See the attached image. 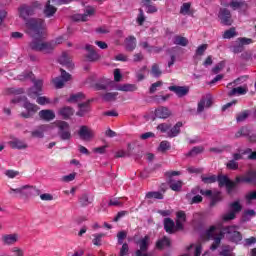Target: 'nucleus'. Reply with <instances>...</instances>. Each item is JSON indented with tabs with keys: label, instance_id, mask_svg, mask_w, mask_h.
Segmentation results:
<instances>
[{
	"label": "nucleus",
	"instance_id": "nucleus-47",
	"mask_svg": "<svg viewBox=\"0 0 256 256\" xmlns=\"http://www.w3.org/2000/svg\"><path fill=\"white\" fill-rule=\"evenodd\" d=\"M169 149H171V143L169 141L164 140V141L160 142L158 151L165 153V151H169Z\"/></svg>",
	"mask_w": 256,
	"mask_h": 256
},
{
	"label": "nucleus",
	"instance_id": "nucleus-40",
	"mask_svg": "<svg viewBox=\"0 0 256 256\" xmlns=\"http://www.w3.org/2000/svg\"><path fill=\"white\" fill-rule=\"evenodd\" d=\"M201 181L205 185H211L212 183H217V175H202L201 176Z\"/></svg>",
	"mask_w": 256,
	"mask_h": 256
},
{
	"label": "nucleus",
	"instance_id": "nucleus-2",
	"mask_svg": "<svg viewBox=\"0 0 256 256\" xmlns=\"http://www.w3.org/2000/svg\"><path fill=\"white\" fill-rule=\"evenodd\" d=\"M219 187H226L228 195L233 193V189L239 185V183H256V171H248L244 177H236L235 181H231L229 177L225 175H218L217 180Z\"/></svg>",
	"mask_w": 256,
	"mask_h": 256
},
{
	"label": "nucleus",
	"instance_id": "nucleus-50",
	"mask_svg": "<svg viewBox=\"0 0 256 256\" xmlns=\"http://www.w3.org/2000/svg\"><path fill=\"white\" fill-rule=\"evenodd\" d=\"M170 129L171 124L169 123H161L157 126V130L160 131V133H169Z\"/></svg>",
	"mask_w": 256,
	"mask_h": 256
},
{
	"label": "nucleus",
	"instance_id": "nucleus-10",
	"mask_svg": "<svg viewBox=\"0 0 256 256\" xmlns=\"http://www.w3.org/2000/svg\"><path fill=\"white\" fill-rule=\"evenodd\" d=\"M253 39L251 38H238L235 45L232 46L233 53H243L245 50V45H251Z\"/></svg>",
	"mask_w": 256,
	"mask_h": 256
},
{
	"label": "nucleus",
	"instance_id": "nucleus-52",
	"mask_svg": "<svg viewBox=\"0 0 256 256\" xmlns=\"http://www.w3.org/2000/svg\"><path fill=\"white\" fill-rule=\"evenodd\" d=\"M223 69H225V62L221 61L212 68V73L217 75L219 72L223 71Z\"/></svg>",
	"mask_w": 256,
	"mask_h": 256
},
{
	"label": "nucleus",
	"instance_id": "nucleus-56",
	"mask_svg": "<svg viewBox=\"0 0 256 256\" xmlns=\"http://www.w3.org/2000/svg\"><path fill=\"white\" fill-rule=\"evenodd\" d=\"M138 11H139V14L137 16L136 21H137L138 25L142 26L143 23H145V19H147V18L145 17V12H143V10L141 8H139Z\"/></svg>",
	"mask_w": 256,
	"mask_h": 256
},
{
	"label": "nucleus",
	"instance_id": "nucleus-48",
	"mask_svg": "<svg viewBox=\"0 0 256 256\" xmlns=\"http://www.w3.org/2000/svg\"><path fill=\"white\" fill-rule=\"evenodd\" d=\"M236 35L237 32L235 31V28H230L224 32L223 39H233Z\"/></svg>",
	"mask_w": 256,
	"mask_h": 256
},
{
	"label": "nucleus",
	"instance_id": "nucleus-23",
	"mask_svg": "<svg viewBox=\"0 0 256 256\" xmlns=\"http://www.w3.org/2000/svg\"><path fill=\"white\" fill-rule=\"evenodd\" d=\"M58 63H60V65H65L68 69H73V63H71V58L67 52L62 53L58 59Z\"/></svg>",
	"mask_w": 256,
	"mask_h": 256
},
{
	"label": "nucleus",
	"instance_id": "nucleus-63",
	"mask_svg": "<svg viewBox=\"0 0 256 256\" xmlns=\"http://www.w3.org/2000/svg\"><path fill=\"white\" fill-rule=\"evenodd\" d=\"M205 51H207V44H202L196 49V55H204Z\"/></svg>",
	"mask_w": 256,
	"mask_h": 256
},
{
	"label": "nucleus",
	"instance_id": "nucleus-12",
	"mask_svg": "<svg viewBox=\"0 0 256 256\" xmlns=\"http://www.w3.org/2000/svg\"><path fill=\"white\" fill-rule=\"evenodd\" d=\"M1 241L6 247H11L19 242V234H4L2 235Z\"/></svg>",
	"mask_w": 256,
	"mask_h": 256
},
{
	"label": "nucleus",
	"instance_id": "nucleus-24",
	"mask_svg": "<svg viewBox=\"0 0 256 256\" xmlns=\"http://www.w3.org/2000/svg\"><path fill=\"white\" fill-rule=\"evenodd\" d=\"M125 47L126 51H135V48L137 47V38L134 36H130L125 39Z\"/></svg>",
	"mask_w": 256,
	"mask_h": 256
},
{
	"label": "nucleus",
	"instance_id": "nucleus-26",
	"mask_svg": "<svg viewBox=\"0 0 256 256\" xmlns=\"http://www.w3.org/2000/svg\"><path fill=\"white\" fill-rule=\"evenodd\" d=\"M39 117L43 119V121H53V119H55V112H53V110H41Z\"/></svg>",
	"mask_w": 256,
	"mask_h": 256
},
{
	"label": "nucleus",
	"instance_id": "nucleus-13",
	"mask_svg": "<svg viewBox=\"0 0 256 256\" xmlns=\"http://www.w3.org/2000/svg\"><path fill=\"white\" fill-rule=\"evenodd\" d=\"M84 49L88 53L86 55V59H88V61H90V62L98 61L99 54L97 53V51H95V46L90 45V44H86Z\"/></svg>",
	"mask_w": 256,
	"mask_h": 256
},
{
	"label": "nucleus",
	"instance_id": "nucleus-58",
	"mask_svg": "<svg viewBox=\"0 0 256 256\" xmlns=\"http://www.w3.org/2000/svg\"><path fill=\"white\" fill-rule=\"evenodd\" d=\"M117 239H118V245H123V241H125V239H127V232L125 231H120L117 234Z\"/></svg>",
	"mask_w": 256,
	"mask_h": 256
},
{
	"label": "nucleus",
	"instance_id": "nucleus-37",
	"mask_svg": "<svg viewBox=\"0 0 256 256\" xmlns=\"http://www.w3.org/2000/svg\"><path fill=\"white\" fill-rule=\"evenodd\" d=\"M245 94H247V88L240 86L230 90L228 92V97H235V95H245Z\"/></svg>",
	"mask_w": 256,
	"mask_h": 256
},
{
	"label": "nucleus",
	"instance_id": "nucleus-43",
	"mask_svg": "<svg viewBox=\"0 0 256 256\" xmlns=\"http://www.w3.org/2000/svg\"><path fill=\"white\" fill-rule=\"evenodd\" d=\"M10 256H25V250L19 246H13L10 248Z\"/></svg>",
	"mask_w": 256,
	"mask_h": 256
},
{
	"label": "nucleus",
	"instance_id": "nucleus-28",
	"mask_svg": "<svg viewBox=\"0 0 256 256\" xmlns=\"http://www.w3.org/2000/svg\"><path fill=\"white\" fill-rule=\"evenodd\" d=\"M114 87L117 91H124V92H131V93H133V91H137V85L135 84H123L119 86L115 84Z\"/></svg>",
	"mask_w": 256,
	"mask_h": 256
},
{
	"label": "nucleus",
	"instance_id": "nucleus-4",
	"mask_svg": "<svg viewBox=\"0 0 256 256\" xmlns=\"http://www.w3.org/2000/svg\"><path fill=\"white\" fill-rule=\"evenodd\" d=\"M223 234L226 235V238L232 243H239L243 241V236L241 232L237 231V226H226L222 228Z\"/></svg>",
	"mask_w": 256,
	"mask_h": 256
},
{
	"label": "nucleus",
	"instance_id": "nucleus-16",
	"mask_svg": "<svg viewBox=\"0 0 256 256\" xmlns=\"http://www.w3.org/2000/svg\"><path fill=\"white\" fill-rule=\"evenodd\" d=\"M169 91H172L177 97H185L189 95V86H170Z\"/></svg>",
	"mask_w": 256,
	"mask_h": 256
},
{
	"label": "nucleus",
	"instance_id": "nucleus-1",
	"mask_svg": "<svg viewBox=\"0 0 256 256\" xmlns=\"http://www.w3.org/2000/svg\"><path fill=\"white\" fill-rule=\"evenodd\" d=\"M19 17L25 21V25L33 37L32 42L29 44L32 51H43V53H53L55 43L43 42L45 38V20L39 18H29L35 15V10L32 6L22 5L18 9Z\"/></svg>",
	"mask_w": 256,
	"mask_h": 256
},
{
	"label": "nucleus",
	"instance_id": "nucleus-46",
	"mask_svg": "<svg viewBox=\"0 0 256 256\" xmlns=\"http://www.w3.org/2000/svg\"><path fill=\"white\" fill-rule=\"evenodd\" d=\"M42 92H40L37 88L32 86L31 88L28 89V97L31 99H37L39 95H41Z\"/></svg>",
	"mask_w": 256,
	"mask_h": 256
},
{
	"label": "nucleus",
	"instance_id": "nucleus-49",
	"mask_svg": "<svg viewBox=\"0 0 256 256\" xmlns=\"http://www.w3.org/2000/svg\"><path fill=\"white\" fill-rule=\"evenodd\" d=\"M93 237H94V239L92 240L93 245L100 247V245L102 243V239H103V237H105V234H103V233L94 234Z\"/></svg>",
	"mask_w": 256,
	"mask_h": 256
},
{
	"label": "nucleus",
	"instance_id": "nucleus-30",
	"mask_svg": "<svg viewBox=\"0 0 256 256\" xmlns=\"http://www.w3.org/2000/svg\"><path fill=\"white\" fill-rule=\"evenodd\" d=\"M164 229L166 233H175V222L171 218H165Z\"/></svg>",
	"mask_w": 256,
	"mask_h": 256
},
{
	"label": "nucleus",
	"instance_id": "nucleus-3",
	"mask_svg": "<svg viewBox=\"0 0 256 256\" xmlns=\"http://www.w3.org/2000/svg\"><path fill=\"white\" fill-rule=\"evenodd\" d=\"M18 101H23L22 107L26 109L27 112H22L20 115L24 119H29L35 115L39 111V106L37 104H33L29 102V99L27 97H21Z\"/></svg>",
	"mask_w": 256,
	"mask_h": 256
},
{
	"label": "nucleus",
	"instance_id": "nucleus-5",
	"mask_svg": "<svg viewBox=\"0 0 256 256\" xmlns=\"http://www.w3.org/2000/svg\"><path fill=\"white\" fill-rule=\"evenodd\" d=\"M58 136L62 141H69L71 139V126L65 121H60L57 123Z\"/></svg>",
	"mask_w": 256,
	"mask_h": 256
},
{
	"label": "nucleus",
	"instance_id": "nucleus-8",
	"mask_svg": "<svg viewBox=\"0 0 256 256\" xmlns=\"http://www.w3.org/2000/svg\"><path fill=\"white\" fill-rule=\"evenodd\" d=\"M218 19L222 25L231 26L233 25V18L231 16V11L227 8H221L218 13Z\"/></svg>",
	"mask_w": 256,
	"mask_h": 256
},
{
	"label": "nucleus",
	"instance_id": "nucleus-61",
	"mask_svg": "<svg viewBox=\"0 0 256 256\" xmlns=\"http://www.w3.org/2000/svg\"><path fill=\"white\" fill-rule=\"evenodd\" d=\"M22 186L20 188H10L9 190V194L13 195V197H17V195H19V197L22 198Z\"/></svg>",
	"mask_w": 256,
	"mask_h": 256
},
{
	"label": "nucleus",
	"instance_id": "nucleus-11",
	"mask_svg": "<svg viewBox=\"0 0 256 256\" xmlns=\"http://www.w3.org/2000/svg\"><path fill=\"white\" fill-rule=\"evenodd\" d=\"M41 195V190L35 186L24 185L22 186V199H29V197H37Z\"/></svg>",
	"mask_w": 256,
	"mask_h": 256
},
{
	"label": "nucleus",
	"instance_id": "nucleus-45",
	"mask_svg": "<svg viewBox=\"0 0 256 256\" xmlns=\"http://www.w3.org/2000/svg\"><path fill=\"white\" fill-rule=\"evenodd\" d=\"M151 75L156 79L163 75V72L159 68V64H153L151 69Z\"/></svg>",
	"mask_w": 256,
	"mask_h": 256
},
{
	"label": "nucleus",
	"instance_id": "nucleus-32",
	"mask_svg": "<svg viewBox=\"0 0 256 256\" xmlns=\"http://www.w3.org/2000/svg\"><path fill=\"white\" fill-rule=\"evenodd\" d=\"M169 187L172 191L179 192L181 189H183V181L169 179Z\"/></svg>",
	"mask_w": 256,
	"mask_h": 256
},
{
	"label": "nucleus",
	"instance_id": "nucleus-36",
	"mask_svg": "<svg viewBox=\"0 0 256 256\" xmlns=\"http://www.w3.org/2000/svg\"><path fill=\"white\" fill-rule=\"evenodd\" d=\"M12 149H27V144L19 139H14L9 142Z\"/></svg>",
	"mask_w": 256,
	"mask_h": 256
},
{
	"label": "nucleus",
	"instance_id": "nucleus-42",
	"mask_svg": "<svg viewBox=\"0 0 256 256\" xmlns=\"http://www.w3.org/2000/svg\"><path fill=\"white\" fill-rule=\"evenodd\" d=\"M118 92H108L102 96V99L106 102L117 101Z\"/></svg>",
	"mask_w": 256,
	"mask_h": 256
},
{
	"label": "nucleus",
	"instance_id": "nucleus-38",
	"mask_svg": "<svg viewBox=\"0 0 256 256\" xmlns=\"http://www.w3.org/2000/svg\"><path fill=\"white\" fill-rule=\"evenodd\" d=\"M229 209L232 213L237 215V213H241V211H243V206L239 201H234L229 204Z\"/></svg>",
	"mask_w": 256,
	"mask_h": 256
},
{
	"label": "nucleus",
	"instance_id": "nucleus-7",
	"mask_svg": "<svg viewBox=\"0 0 256 256\" xmlns=\"http://www.w3.org/2000/svg\"><path fill=\"white\" fill-rule=\"evenodd\" d=\"M78 136L82 141H91L95 137V131L87 125L80 126Z\"/></svg>",
	"mask_w": 256,
	"mask_h": 256
},
{
	"label": "nucleus",
	"instance_id": "nucleus-41",
	"mask_svg": "<svg viewBox=\"0 0 256 256\" xmlns=\"http://www.w3.org/2000/svg\"><path fill=\"white\" fill-rule=\"evenodd\" d=\"M204 151L205 148L203 146H195L188 152L187 157H195L197 155H200V153H203Z\"/></svg>",
	"mask_w": 256,
	"mask_h": 256
},
{
	"label": "nucleus",
	"instance_id": "nucleus-59",
	"mask_svg": "<svg viewBox=\"0 0 256 256\" xmlns=\"http://www.w3.org/2000/svg\"><path fill=\"white\" fill-rule=\"evenodd\" d=\"M227 169H231V171H237L239 169V163L235 162V160H230L226 164Z\"/></svg>",
	"mask_w": 256,
	"mask_h": 256
},
{
	"label": "nucleus",
	"instance_id": "nucleus-22",
	"mask_svg": "<svg viewBox=\"0 0 256 256\" xmlns=\"http://www.w3.org/2000/svg\"><path fill=\"white\" fill-rule=\"evenodd\" d=\"M222 227H223L222 224L210 226L209 229H207V230L204 232L205 237H206L207 239H213V238L215 237V234L217 233V230L223 229Z\"/></svg>",
	"mask_w": 256,
	"mask_h": 256
},
{
	"label": "nucleus",
	"instance_id": "nucleus-33",
	"mask_svg": "<svg viewBox=\"0 0 256 256\" xmlns=\"http://www.w3.org/2000/svg\"><path fill=\"white\" fill-rule=\"evenodd\" d=\"M173 43L174 45H180V47H187V45H189V39L180 35H176L173 38Z\"/></svg>",
	"mask_w": 256,
	"mask_h": 256
},
{
	"label": "nucleus",
	"instance_id": "nucleus-9",
	"mask_svg": "<svg viewBox=\"0 0 256 256\" xmlns=\"http://www.w3.org/2000/svg\"><path fill=\"white\" fill-rule=\"evenodd\" d=\"M61 76L53 79V83L56 89H63L65 87V83L71 79V74L67 73V71L60 69Z\"/></svg>",
	"mask_w": 256,
	"mask_h": 256
},
{
	"label": "nucleus",
	"instance_id": "nucleus-34",
	"mask_svg": "<svg viewBox=\"0 0 256 256\" xmlns=\"http://www.w3.org/2000/svg\"><path fill=\"white\" fill-rule=\"evenodd\" d=\"M221 5H223V7H229L230 5L233 11H237V9H241L242 7H245V1L232 0L229 4L221 3Z\"/></svg>",
	"mask_w": 256,
	"mask_h": 256
},
{
	"label": "nucleus",
	"instance_id": "nucleus-19",
	"mask_svg": "<svg viewBox=\"0 0 256 256\" xmlns=\"http://www.w3.org/2000/svg\"><path fill=\"white\" fill-rule=\"evenodd\" d=\"M139 47L147 50L148 53H161L163 51V48L151 46V45H149V42H147V41H140Z\"/></svg>",
	"mask_w": 256,
	"mask_h": 256
},
{
	"label": "nucleus",
	"instance_id": "nucleus-25",
	"mask_svg": "<svg viewBox=\"0 0 256 256\" xmlns=\"http://www.w3.org/2000/svg\"><path fill=\"white\" fill-rule=\"evenodd\" d=\"M78 203L82 207H89L93 203V197H89V194L84 193L79 197Z\"/></svg>",
	"mask_w": 256,
	"mask_h": 256
},
{
	"label": "nucleus",
	"instance_id": "nucleus-60",
	"mask_svg": "<svg viewBox=\"0 0 256 256\" xmlns=\"http://www.w3.org/2000/svg\"><path fill=\"white\" fill-rule=\"evenodd\" d=\"M32 82L34 84L33 86L35 88H37L38 91L43 93V80H41V79H38V80L32 79Z\"/></svg>",
	"mask_w": 256,
	"mask_h": 256
},
{
	"label": "nucleus",
	"instance_id": "nucleus-14",
	"mask_svg": "<svg viewBox=\"0 0 256 256\" xmlns=\"http://www.w3.org/2000/svg\"><path fill=\"white\" fill-rule=\"evenodd\" d=\"M75 113V110H73L70 106H64L58 110L59 117L63 118L65 121L71 119Z\"/></svg>",
	"mask_w": 256,
	"mask_h": 256
},
{
	"label": "nucleus",
	"instance_id": "nucleus-53",
	"mask_svg": "<svg viewBox=\"0 0 256 256\" xmlns=\"http://www.w3.org/2000/svg\"><path fill=\"white\" fill-rule=\"evenodd\" d=\"M189 11H191V3L186 2L182 4L180 8V13L181 15H189Z\"/></svg>",
	"mask_w": 256,
	"mask_h": 256
},
{
	"label": "nucleus",
	"instance_id": "nucleus-51",
	"mask_svg": "<svg viewBox=\"0 0 256 256\" xmlns=\"http://www.w3.org/2000/svg\"><path fill=\"white\" fill-rule=\"evenodd\" d=\"M242 155H248V159L250 161H255L256 159V151L253 152L251 148H247L242 152Z\"/></svg>",
	"mask_w": 256,
	"mask_h": 256
},
{
	"label": "nucleus",
	"instance_id": "nucleus-54",
	"mask_svg": "<svg viewBox=\"0 0 256 256\" xmlns=\"http://www.w3.org/2000/svg\"><path fill=\"white\" fill-rule=\"evenodd\" d=\"M219 201H221V193L218 192L211 196L210 207H215Z\"/></svg>",
	"mask_w": 256,
	"mask_h": 256
},
{
	"label": "nucleus",
	"instance_id": "nucleus-20",
	"mask_svg": "<svg viewBox=\"0 0 256 256\" xmlns=\"http://www.w3.org/2000/svg\"><path fill=\"white\" fill-rule=\"evenodd\" d=\"M225 238V234L223 233V230H221L217 236H214L213 238V243L210 246V250L211 251H217V249H219V246L221 245V240H223Z\"/></svg>",
	"mask_w": 256,
	"mask_h": 256
},
{
	"label": "nucleus",
	"instance_id": "nucleus-35",
	"mask_svg": "<svg viewBox=\"0 0 256 256\" xmlns=\"http://www.w3.org/2000/svg\"><path fill=\"white\" fill-rule=\"evenodd\" d=\"M111 87L112 89L115 88V82L111 80H107L105 84L96 83L95 88L97 91H105Z\"/></svg>",
	"mask_w": 256,
	"mask_h": 256
},
{
	"label": "nucleus",
	"instance_id": "nucleus-18",
	"mask_svg": "<svg viewBox=\"0 0 256 256\" xmlns=\"http://www.w3.org/2000/svg\"><path fill=\"white\" fill-rule=\"evenodd\" d=\"M171 115V110L165 106H160L155 110V117L158 119H169Z\"/></svg>",
	"mask_w": 256,
	"mask_h": 256
},
{
	"label": "nucleus",
	"instance_id": "nucleus-6",
	"mask_svg": "<svg viewBox=\"0 0 256 256\" xmlns=\"http://www.w3.org/2000/svg\"><path fill=\"white\" fill-rule=\"evenodd\" d=\"M149 239V236L146 235L138 241L140 249L136 251V256H153V254L147 253L149 251Z\"/></svg>",
	"mask_w": 256,
	"mask_h": 256
},
{
	"label": "nucleus",
	"instance_id": "nucleus-55",
	"mask_svg": "<svg viewBox=\"0 0 256 256\" xmlns=\"http://www.w3.org/2000/svg\"><path fill=\"white\" fill-rule=\"evenodd\" d=\"M170 98H171V94H166L165 96L156 95L154 96V101H156V103H165V101H168V99Z\"/></svg>",
	"mask_w": 256,
	"mask_h": 256
},
{
	"label": "nucleus",
	"instance_id": "nucleus-21",
	"mask_svg": "<svg viewBox=\"0 0 256 256\" xmlns=\"http://www.w3.org/2000/svg\"><path fill=\"white\" fill-rule=\"evenodd\" d=\"M181 127H183V122H177L174 127L170 128L167 135L170 139L177 137L181 133Z\"/></svg>",
	"mask_w": 256,
	"mask_h": 256
},
{
	"label": "nucleus",
	"instance_id": "nucleus-64",
	"mask_svg": "<svg viewBox=\"0 0 256 256\" xmlns=\"http://www.w3.org/2000/svg\"><path fill=\"white\" fill-rule=\"evenodd\" d=\"M129 253V244H122V248L120 249V256H125Z\"/></svg>",
	"mask_w": 256,
	"mask_h": 256
},
{
	"label": "nucleus",
	"instance_id": "nucleus-31",
	"mask_svg": "<svg viewBox=\"0 0 256 256\" xmlns=\"http://www.w3.org/2000/svg\"><path fill=\"white\" fill-rule=\"evenodd\" d=\"M164 247H171V240L167 238V236H164L156 242V249L162 251Z\"/></svg>",
	"mask_w": 256,
	"mask_h": 256
},
{
	"label": "nucleus",
	"instance_id": "nucleus-44",
	"mask_svg": "<svg viewBox=\"0 0 256 256\" xmlns=\"http://www.w3.org/2000/svg\"><path fill=\"white\" fill-rule=\"evenodd\" d=\"M146 199H163V193L157 191H150L146 193Z\"/></svg>",
	"mask_w": 256,
	"mask_h": 256
},
{
	"label": "nucleus",
	"instance_id": "nucleus-62",
	"mask_svg": "<svg viewBox=\"0 0 256 256\" xmlns=\"http://www.w3.org/2000/svg\"><path fill=\"white\" fill-rule=\"evenodd\" d=\"M163 85L162 81H157L155 83H153L150 88H149V93L151 95H153V93H155L157 91V87H161Z\"/></svg>",
	"mask_w": 256,
	"mask_h": 256
},
{
	"label": "nucleus",
	"instance_id": "nucleus-27",
	"mask_svg": "<svg viewBox=\"0 0 256 256\" xmlns=\"http://www.w3.org/2000/svg\"><path fill=\"white\" fill-rule=\"evenodd\" d=\"M55 13H57V8L51 5V0H48L44 8L45 17H53Z\"/></svg>",
	"mask_w": 256,
	"mask_h": 256
},
{
	"label": "nucleus",
	"instance_id": "nucleus-17",
	"mask_svg": "<svg viewBox=\"0 0 256 256\" xmlns=\"http://www.w3.org/2000/svg\"><path fill=\"white\" fill-rule=\"evenodd\" d=\"M211 105H213V99L211 98V95L208 94L206 98H202L198 103V113H203V111H205V107H211Z\"/></svg>",
	"mask_w": 256,
	"mask_h": 256
},
{
	"label": "nucleus",
	"instance_id": "nucleus-39",
	"mask_svg": "<svg viewBox=\"0 0 256 256\" xmlns=\"http://www.w3.org/2000/svg\"><path fill=\"white\" fill-rule=\"evenodd\" d=\"M85 99V94L79 92L77 94H72L68 98V103H79V101H83Z\"/></svg>",
	"mask_w": 256,
	"mask_h": 256
},
{
	"label": "nucleus",
	"instance_id": "nucleus-15",
	"mask_svg": "<svg viewBox=\"0 0 256 256\" xmlns=\"http://www.w3.org/2000/svg\"><path fill=\"white\" fill-rule=\"evenodd\" d=\"M91 100H87L86 102L83 103H79L78 104V111L76 113V115L78 117H85V115H87V113H89V111H91Z\"/></svg>",
	"mask_w": 256,
	"mask_h": 256
},
{
	"label": "nucleus",
	"instance_id": "nucleus-29",
	"mask_svg": "<svg viewBox=\"0 0 256 256\" xmlns=\"http://www.w3.org/2000/svg\"><path fill=\"white\" fill-rule=\"evenodd\" d=\"M47 130V125H41L37 130L31 132V136L37 139H43L45 137V131Z\"/></svg>",
	"mask_w": 256,
	"mask_h": 256
},
{
	"label": "nucleus",
	"instance_id": "nucleus-57",
	"mask_svg": "<svg viewBox=\"0 0 256 256\" xmlns=\"http://www.w3.org/2000/svg\"><path fill=\"white\" fill-rule=\"evenodd\" d=\"M36 103H38V105H49L51 100L45 96H37Z\"/></svg>",
	"mask_w": 256,
	"mask_h": 256
}]
</instances>
